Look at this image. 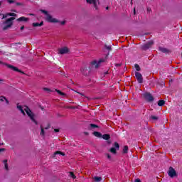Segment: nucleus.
Here are the masks:
<instances>
[{"mask_svg": "<svg viewBox=\"0 0 182 182\" xmlns=\"http://www.w3.org/2000/svg\"><path fill=\"white\" fill-rule=\"evenodd\" d=\"M17 108L24 115H25V112H26V114H28V117H30L32 122H33L35 124H38V122L35 120V115L33 114V113H32V111H31L29 107H28L27 106L22 107L21 105H17Z\"/></svg>", "mask_w": 182, "mask_h": 182, "instance_id": "obj_1", "label": "nucleus"}, {"mask_svg": "<svg viewBox=\"0 0 182 182\" xmlns=\"http://www.w3.org/2000/svg\"><path fill=\"white\" fill-rule=\"evenodd\" d=\"M41 11L44 14V15H46V19L48 22H51L53 23H56L58 22H59V21H58V19L56 18H53L52 17V16L50 15L49 13H48V11H45V10H41Z\"/></svg>", "mask_w": 182, "mask_h": 182, "instance_id": "obj_2", "label": "nucleus"}, {"mask_svg": "<svg viewBox=\"0 0 182 182\" xmlns=\"http://www.w3.org/2000/svg\"><path fill=\"white\" fill-rule=\"evenodd\" d=\"M15 20V17H11L10 18H8L5 23L6 26L4 27V30L6 31L9 28H11L12 26V21Z\"/></svg>", "mask_w": 182, "mask_h": 182, "instance_id": "obj_3", "label": "nucleus"}, {"mask_svg": "<svg viewBox=\"0 0 182 182\" xmlns=\"http://www.w3.org/2000/svg\"><path fill=\"white\" fill-rule=\"evenodd\" d=\"M168 174L169 177L173 178V177H176V176H177V172H176V170L173 167H170L168 171Z\"/></svg>", "mask_w": 182, "mask_h": 182, "instance_id": "obj_4", "label": "nucleus"}, {"mask_svg": "<svg viewBox=\"0 0 182 182\" xmlns=\"http://www.w3.org/2000/svg\"><path fill=\"white\" fill-rule=\"evenodd\" d=\"M135 76L137 82H139V83H143V75H141V73L136 72Z\"/></svg>", "mask_w": 182, "mask_h": 182, "instance_id": "obj_5", "label": "nucleus"}, {"mask_svg": "<svg viewBox=\"0 0 182 182\" xmlns=\"http://www.w3.org/2000/svg\"><path fill=\"white\" fill-rule=\"evenodd\" d=\"M144 97H145L146 100L148 102H153L154 100V98H153V96L151 95L150 93L146 92L144 94Z\"/></svg>", "mask_w": 182, "mask_h": 182, "instance_id": "obj_6", "label": "nucleus"}, {"mask_svg": "<svg viewBox=\"0 0 182 182\" xmlns=\"http://www.w3.org/2000/svg\"><path fill=\"white\" fill-rule=\"evenodd\" d=\"M153 41H151L148 43H146L145 45L142 46V49L144 50H147V49H149V48H151V45H153Z\"/></svg>", "mask_w": 182, "mask_h": 182, "instance_id": "obj_7", "label": "nucleus"}, {"mask_svg": "<svg viewBox=\"0 0 182 182\" xmlns=\"http://www.w3.org/2000/svg\"><path fill=\"white\" fill-rule=\"evenodd\" d=\"M102 62H105V60H100L98 61L94 60L92 61V66H95V68H99Z\"/></svg>", "mask_w": 182, "mask_h": 182, "instance_id": "obj_8", "label": "nucleus"}, {"mask_svg": "<svg viewBox=\"0 0 182 182\" xmlns=\"http://www.w3.org/2000/svg\"><path fill=\"white\" fill-rule=\"evenodd\" d=\"M68 52H69V48L66 47H63L58 50L60 55H65V53H68Z\"/></svg>", "mask_w": 182, "mask_h": 182, "instance_id": "obj_9", "label": "nucleus"}, {"mask_svg": "<svg viewBox=\"0 0 182 182\" xmlns=\"http://www.w3.org/2000/svg\"><path fill=\"white\" fill-rule=\"evenodd\" d=\"M2 15V19H5V18H8V16H16V14L15 13H7L6 14H1Z\"/></svg>", "mask_w": 182, "mask_h": 182, "instance_id": "obj_10", "label": "nucleus"}, {"mask_svg": "<svg viewBox=\"0 0 182 182\" xmlns=\"http://www.w3.org/2000/svg\"><path fill=\"white\" fill-rule=\"evenodd\" d=\"M87 4H92L96 9H97V0H86Z\"/></svg>", "mask_w": 182, "mask_h": 182, "instance_id": "obj_11", "label": "nucleus"}, {"mask_svg": "<svg viewBox=\"0 0 182 182\" xmlns=\"http://www.w3.org/2000/svg\"><path fill=\"white\" fill-rule=\"evenodd\" d=\"M17 21H18V22H26V21H29V18H26V17L22 16V17L18 18L17 19Z\"/></svg>", "mask_w": 182, "mask_h": 182, "instance_id": "obj_12", "label": "nucleus"}, {"mask_svg": "<svg viewBox=\"0 0 182 182\" xmlns=\"http://www.w3.org/2000/svg\"><path fill=\"white\" fill-rule=\"evenodd\" d=\"M101 137H102L104 140H109L110 139V135L105 134L104 135H102Z\"/></svg>", "mask_w": 182, "mask_h": 182, "instance_id": "obj_13", "label": "nucleus"}, {"mask_svg": "<svg viewBox=\"0 0 182 182\" xmlns=\"http://www.w3.org/2000/svg\"><path fill=\"white\" fill-rule=\"evenodd\" d=\"M128 151H129V146H124L122 150L124 154H127Z\"/></svg>", "mask_w": 182, "mask_h": 182, "instance_id": "obj_14", "label": "nucleus"}, {"mask_svg": "<svg viewBox=\"0 0 182 182\" xmlns=\"http://www.w3.org/2000/svg\"><path fill=\"white\" fill-rule=\"evenodd\" d=\"M43 25V22L41 21V23H33V26L36 27V26H42Z\"/></svg>", "mask_w": 182, "mask_h": 182, "instance_id": "obj_15", "label": "nucleus"}, {"mask_svg": "<svg viewBox=\"0 0 182 182\" xmlns=\"http://www.w3.org/2000/svg\"><path fill=\"white\" fill-rule=\"evenodd\" d=\"M159 50H161V52H163V53H168V50H167V48H159Z\"/></svg>", "mask_w": 182, "mask_h": 182, "instance_id": "obj_16", "label": "nucleus"}, {"mask_svg": "<svg viewBox=\"0 0 182 182\" xmlns=\"http://www.w3.org/2000/svg\"><path fill=\"white\" fill-rule=\"evenodd\" d=\"M93 134L94 136H95V137H102V134H100V132H94Z\"/></svg>", "mask_w": 182, "mask_h": 182, "instance_id": "obj_17", "label": "nucleus"}, {"mask_svg": "<svg viewBox=\"0 0 182 182\" xmlns=\"http://www.w3.org/2000/svg\"><path fill=\"white\" fill-rule=\"evenodd\" d=\"M164 103H165L164 100H159V101L158 102V105H159V106H164Z\"/></svg>", "mask_w": 182, "mask_h": 182, "instance_id": "obj_18", "label": "nucleus"}, {"mask_svg": "<svg viewBox=\"0 0 182 182\" xmlns=\"http://www.w3.org/2000/svg\"><path fill=\"white\" fill-rule=\"evenodd\" d=\"M94 180L95 181H97V182L102 181V177L95 176Z\"/></svg>", "mask_w": 182, "mask_h": 182, "instance_id": "obj_19", "label": "nucleus"}, {"mask_svg": "<svg viewBox=\"0 0 182 182\" xmlns=\"http://www.w3.org/2000/svg\"><path fill=\"white\" fill-rule=\"evenodd\" d=\"M0 100H1V102H4V100H5L6 102L7 103V105H8V103H9V101H8V100H6V98H5V97H0Z\"/></svg>", "mask_w": 182, "mask_h": 182, "instance_id": "obj_20", "label": "nucleus"}, {"mask_svg": "<svg viewBox=\"0 0 182 182\" xmlns=\"http://www.w3.org/2000/svg\"><path fill=\"white\" fill-rule=\"evenodd\" d=\"M9 68L10 69H12V70H14L15 72H18V68L16 67H14L12 65H9Z\"/></svg>", "mask_w": 182, "mask_h": 182, "instance_id": "obj_21", "label": "nucleus"}, {"mask_svg": "<svg viewBox=\"0 0 182 182\" xmlns=\"http://www.w3.org/2000/svg\"><path fill=\"white\" fill-rule=\"evenodd\" d=\"M114 146L115 149H117V150H119V149H120V145H119V144L117 142H115L114 144Z\"/></svg>", "mask_w": 182, "mask_h": 182, "instance_id": "obj_22", "label": "nucleus"}, {"mask_svg": "<svg viewBox=\"0 0 182 182\" xmlns=\"http://www.w3.org/2000/svg\"><path fill=\"white\" fill-rule=\"evenodd\" d=\"M105 49H107L109 51L112 50V46L105 45Z\"/></svg>", "mask_w": 182, "mask_h": 182, "instance_id": "obj_23", "label": "nucleus"}, {"mask_svg": "<svg viewBox=\"0 0 182 182\" xmlns=\"http://www.w3.org/2000/svg\"><path fill=\"white\" fill-rule=\"evenodd\" d=\"M4 163L5 169L8 170V161L7 160H4Z\"/></svg>", "mask_w": 182, "mask_h": 182, "instance_id": "obj_24", "label": "nucleus"}, {"mask_svg": "<svg viewBox=\"0 0 182 182\" xmlns=\"http://www.w3.org/2000/svg\"><path fill=\"white\" fill-rule=\"evenodd\" d=\"M69 176L71 177V178H76V176H75L73 172H70Z\"/></svg>", "mask_w": 182, "mask_h": 182, "instance_id": "obj_25", "label": "nucleus"}, {"mask_svg": "<svg viewBox=\"0 0 182 182\" xmlns=\"http://www.w3.org/2000/svg\"><path fill=\"white\" fill-rule=\"evenodd\" d=\"M111 153H113V154H116V148L112 147L110 149Z\"/></svg>", "mask_w": 182, "mask_h": 182, "instance_id": "obj_26", "label": "nucleus"}, {"mask_svg": "<svg viewBox=\"0 0 182 182\" xmlns=\"http://www.w3.org/2000/svg\"><path fill=\"white\" fill-rule=\"evenodd\" d=\"M135 69H136V70H137V72L140 71V65L136 64L135 65Z\"/></svg>", "mask_w": 182, "mask_h": 182, "instance_id": "obj_27", "label": "nucleus"}, {"mask_svg": "<svg viewBox=\"0 0 182 182\" xmlns=\"http://www.w3.org/2000/svg\"><path fill=\"white\" fill-rule=\"evenodd\" d=\"M41 135L44 136L45 134V131L43 130V128H42V126H41Z\"/></svg>", "mask_w": 182, "mask_h": 182, "instance_id": "obj_28", "label": "nucleus"}, {"mask_svg": "<svg viewBox=\"0 0 182 182\" xmlns=\"http://www.w3.org/2000/svg\"><path fill=\"white\" fill-rule=\"evenodd\" d=\"M56 154H60L61 156H65V154L60 152V151H57L55 153V155L56 156Z\"/></svg>", "mask_w": 182, "mask_h": 182, "instance_id": "obj_29", "label": "nucleus"}, {"mask_svg": "<svg viewBox=\"0 0 182 182\" xmlns=\"http://www.w3.org/2000/svg\"><path fill=\"white\" fill-rule=\"evenodd\" d=\"M151 119H152V120H157V117L154 116V115H152L151 116Z\"/></svg>", "mask_w": 182, "mask_h": 182, "instance_id": "obj_30", "label": "nucleus"}, {"mask_svg": "<svg viewBox=\"0 0 182 182\" xmlns=\"http://www.w3.org/2000/svg\"><path fill=\"white\" fill-rule=\"evenodd\" d=\"M56 91H57L59 95H60L61 96H65V93H63V92L59 91V90H56Z\"/></svg>", "mask_w": 182, "mask_h": 182, "instance_id": "obj_31", "label": "nucleus"}, {"mask_svg": "<svg viewBox=\"0 0 182 182\" xmlns=\"http://www.w3.org/2000/svg\"><path fill=\"white\" fill-rule=\"evenodd\" d=\"M7 2H9V4H14L15 1H14V0H7Z\"/></svg>", "mask_w": 182, "mask_h": 182, "instance_id": "obj_32", "label": "nucleus"}, {"mask_svg": "<svg viewBox=\"0 0 182 182\" xmlns=\"http://www.w3.org/2000/svg\"><path fill=\"white\" fill-rule=\"evenodd\" d=\"M91 127L95 128V127H97V125L95 124H90Z\"/></svg>", "mask_w": 182, "mask_h": 182, "instance_id": "obj_33", "label": "nucleus"}, {"mask_svg": "<svg viewBox=\"0 0 182 182\" xmlns=\"http://www.w3.org/2000/svg\"><path fill=\"white\" fill-rule=\"evenodd\" d=\"M54 132H55V133H59V129H54Z\"/></svg>", "mask_w": 182, "mask_h": 182, "instance_id": "obj_34", "label": "nucleus"}, {"mask_svg": "<svg viewBox=\"0 0 182 182\" xmlns=\"http://www.w3.org/2000/svg\"><path fill=\"white\" fill-rule=\"evenodd\" d=\"M107 159H111L110 154H107Z\"/></svg>", "mask_w": 182, "mask_h": 182, "instance_id": "obj_35", "label": "nucleus"}, {"mask_svg": "<svg viewBox=\"0 0 182 182\" xmlns=\"http://www.w3.org/2000/svg\"><path fill=\"white\" fill-rule=\"evenodd\" d=\"M16 5L21 6V5H22V4L19 3V2H17V3H16Z\"/></svg>", "mask_w": 182, "mask_h": 182, "instance_id": "obj_36", "label": "nucleus"}, {"mask_svg": "<svg viewBox=\"0 0 182 182\" xmlns=\"http://www.w3.org/2000/svg\"><path fill=\"white\" fill-rule=\"evenodd\" d=\"M23 29H25V26H23L21 27V31H23Z\"/></svg>", "mask_w": 182, "mask_h": 182, "instance_id": "obj_37", "label": "nucleus"}, {"mask_svg": "<svg viewBox=\"0 0 182 182\" xmlns=\"http://www.w3.org/2000/svg\"><path fill=\"white\" fill-rule=\"evenodd\" d=\"M60 23H61V25H65V21H61Z\"/></svg>", "mask_w": 182, "mask_h": 182, "instance_id": "obj_38", "label": "nucleus"}, {"mask_svg": "<svg viewBox=\"0 0 182 182\" xmlns=\"http://www.w3.org/2000/svg\"><path fill=\"white\" fill-rule=\"evenodd\" d=\"M135 182H141V181H140V179H136Z\"/></svg>", "mask_w": 182, "mask_h": 182, "instance_id": "obj_39", "label": "nucleus"}, {"mask_svg": "<svg viewBox=\"0 0 182 182\" xmlns=\"http://www.w3.org/2000/svg\"><path fill=\"white\" fill-rule=\"evenodd\" d=\"M5 150V149H0V153L1 151H4Z\"/></svg>", "mask_w": 182, "mask_h": 182, "instance_id": "obj_40", "label": "nucleus"}, {"mask_svg": "<svg viewBox=\"0 0 182 182\" xmlns=\"http://www.w3.org/2000/svg\"><path fill=\"white\" fill-rule=\"evenodd\" d=\"M44 90L48 91V90H49V89H48V88H44Z\"/></svg>", "mask_w": 182, "mask_h": 182, "instance_id": "obj_41", "label": "nucleus"}, {"mask_svg": "<svg viewBox=\"0 0 182 182\" xmlns=\"http://www.w3.org/2000/svg\"><path fill=\"white\" fill-rule=\"evenodd\" d=\"M134 13L136 14V10H134Z\"/></svg>", "mask_w": 182, "mask_h": 182, "instance_id": "obj_42", "label": "nucleus"}, {"mask_svg": "<svg viewBox=\"0 0 182 182\" xmlns=\"http://www.w3.org/2000/svg\"><path fill=\"white\" fill-rule=\"evenodd\" d=\"M106 9H109V7H107Z\"/></svg>", "mask_w": 182, "mask_h": 182, "instance_id": "obj_43", "label": "nucleus"}, {"mask_svg": "<svg viewBox=\"0 0 182 182\" xmlns=\"http://www.w3.org/2000/svg\"><path fill=\"white\" fill-rule=\"evenodd\" d=\"M148 11H150V9H148Z\"/></svg>", "mask_w": 182, "mask_h": 182, "instance_id": "obj_44", "label": "nucleus"}, {"mask_svg": "<svg viewBox=\"0 0 182 182\" xmlns=\"http://www.w3.org/2000/svg\"><path fill=\"white\" fill-rule=\"evenodd\" d=\"M0 6H1V3H0Z\"/></svg>", "mask_w": 182, "mask_h": 182, "instance_id": "obj_45", "label": "nucleus"}]
</instances>
